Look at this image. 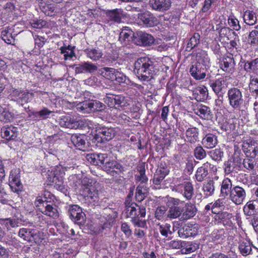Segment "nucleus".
<instances>
[{"instance_id": "f257e3e1", "label": "nucleus", "mask_w": 258, "mask_h": 258, "mask_svg": "<svg viewBox=\"0 0 258 258\" xmlns=\"http://www.w3.org/2000/svg\"><path fill=\"white\" fill-rule=\"evenodd\" d=\"M134 67L137 77L143 81L150 80L155 73V62L149 57L138 58L134 63Z\"/></svg>"}, {"instance_id": "f03ea898", "label": "nucleus", "mask_w": 258, "mask_h": 258, "mask_svg": "<svg viewBox=\"0 0 258 258\" xmlns=\"http://www.w3.org/2000/svg\"><path fill=\"white\" fill-rule=\"evenodd\" d=\"M227 97L230 106L234 109H240L244 103L242 91L238 88H230Z\"/></svg>"}, {"instance_id": "7ed1b4c3", "label": "nucleus", "mask_w": 258, "mask_h": 258, "mask_svg": "<svg viewBox=\"0 0 258 258\" xmlns=\"http://www.w3.org/2000/svg\"><path fill=\"white\" fill-rule=\"evenodd\" d=\"M104 99L105 102L110 107L123 108L129 105L127 99L125 96L121 95L107 94Z\"/></svg>"}, {"instance_id": "20e7f679", "label": "nucleus", "mask_w": 258, "mask_h": 258, "mask_svg": "<svg viewBox=\"0 0 258 258\" xmlns=\"http://www.w3.org/2000/svg\"><path fill=\"white\" fill-rule=\"evenodd\" d=\"M9 185L14 192L19 194L22 191L23 185L20 180V169L19 168L13 169L10 173Z\"/></svg>"}, {"instance_id": "39448f33", "label": "nucleus", "mask_w": 258, "mask_h": 258, "mask_svg": "<svg viewBox=\"0 0 258 258\" xmlns=\"http://www.w3.org/2000/svg\"><path fill=\"white\" fill-rule=\"evenodd\" d=\"M168 203L171 206L167 213V217L170 219H175L182 216L181 207L180 204H183L184 202L179 199L170 197L168 199Z\"/></svg>"}, {"instance_id": "423d86ee", "label": "nucleus", "mask_w": 258, "mask_h": 258, "mask_svg": "<svg viewBox=\"0 0 258 258\" xmlns=\"http://www.w3.org/2000/svg\"><path fill=\"white\" fill-rule=\"evenodd\" d=\"M243 152L246 156L255 157L258 154V141L253 139H247L242 141L241 144Z\"/></svg>"}, {"instance_id": "0eeeda50", "label": "nucleus", "mask_w": 258, "mask_h": 258, "mask_svg": "<svg viewBox=\"0 0 258 258\" xmlns=\"http://www.w3.org/2000/svg\"><path fill=\"white\" fill-rule=\"evenodd\" d=\"M173 191L180 192L186 200L190 201L194 195V188L191 182L185 181L183 184L175 185Z\"/></svg>"}, {"instance_id": "6e6552de", "label": "nucleus", "mask_w": 258, "mask_h": 258, "mask_svg": "<svg viewBox=\"0 0 258 258\" xmlns=\"http://www.w3.org/2000/svg\"><path fill=\"white\" fill-rule=\"evenodd\" d=\"M95 138L98 142L103 143L111 140L115 135L114 128L102 126L96 131Z\"/></svg>"}, {"instance_id": "1a4fd4ad", "label": "nucleus", "mask_w": 258, "mask_h": 258, "mask_svg": "<svg viewBox=\"0 0 258 258\" xmlns=\"http://www.w3.org/2000/svg\"><path fill=\"white\" fill-rule=\"evenodd\" d=\"M69 141L67 142L68 146L72 148L76 147L81 150H84L86 148V137L84 135H79L77 134L71 135L68 134V136L66 137V139Z\"/></svg>"}, {"instance_id": "9d476101", "label": "nucleus", "mask_w": 258, "mask_h": 258, "mask_svg": "<svg viewBox=\"0 0 258 258\" xmlns=\"http://www.w3.org/2000/svg\"><path fill=\"white\" fill-rule=\"evenodd\" d=\"M217 170L216 166L210 162H206L197 169L195 174L196 179L199 182H202L206 178L209 171L215 172Z\"/></svg>"}, {"instance_id": "9b49d317", "label": "nucleus", "mask_w": 258, "mask_h": 258, "mask_svg": "<svg viewBox=\"0 0 258 258\" xmlns=\"http://www.w3.org/2000/svg\"><path fill=\"white\" fill-rule=\"evenodd\" d=\"M126 217H130L132 220L136 219L140 215L144 218L146 216V208L144 206H139L136 203H132L130 206H126L125 210Z\"/></svg>"}, {"instance_id": "f8f14e48", "label": "nucleus", "mask_w": 258, "mask_h": 258, "mask_svg": "<svg viewBox=\"0 0 258 258\" xmlns=\"http://www.w3.org/2000/svg\"><path fill=\"white\" fill-rule=\"evenodd\" d=\"M103 170L111 176H115L124 171V167L116 161H106L105 164L102 166Z\"/></svg>"}, {"instance_id": "ddd939ff", "label": "nucleus", "mask_w": 258, "mask_h": 258, "mask_svg": "<svg viewBox=\"0 0 258 258\" xmlns=\"http://www.w3.org/2000/svg\"><path fill=\"white\" fill-rule=\"evenodd\" d=\"M246 197V190L241 186L236 185L233 187L229 198L233 203L238 205L243 202Z\"/></svg>"}, {"instance_id": "4468645a", "label": "nucleus", "mask_w": 258, "mask_h": 258, "mask_svg": "<svg viewBox=\"0 0 258 258\" xmlns=\"http://www.w3.org/2000/svg\"><path fill=\"white\" fill-rule=\"evenodd\" d=\"M241 159L238 156H233L224 163V171L226 174L236 173L240 171Z\"/></svg>"}, {"instance_id": "2eb2a0df", "label": "nucleus", "mask_w": 258, "mask_h": 258, "mask_svg": "<svg viewBox=\"0 0 258 258\" xmlns=\"http://www.w3.org/2000/svg\"><path fill=\"white\" fill-rule=\"evenodd\" d=\"M74 108L83 113H90L91 112V100H85L77 103L76 101L71 102L66 100V107Z\"/></svg>"}, {"instance_id": "dca6fc26", "label": "nucleus", "mask_w": 258, "mask_h": 258, "mask_svg": "<svg viewBox=\"0 0 258 258\" xmlns=\"http://www.w3.org/2000/svg\"><path fill=\"white\" fill-rule=\"evenodd\" d=\"M70 218L79 225L84 224L85 221V214L78 205L72 206L69 210Z\"/></svg>"}, {"instance_id": "f3484780", "label": "nucleus", "mask_w": 258, "mask_h": 258, "mask_svg": "<svg viewBox=\"0 0 258 258\" xmlns=\"http://www.w3.org/2000/svg\"><path fill=\"white\" fill-rule=\"evenodd\" d=\"M39 234L34 229L22 228L20 229L18 236L25 241L36 242L38 241Z\"/></svg>"}, {"instance_id": "a211bd4d", "label": "nucleus", "mask_w": 258, "mask_h": 258, "mask_svg": "<svg viewBox=\"0 0 258 258\" xmlns=\"http://www.w3.org/2000/svg\"><path fill=\"white\" fill-rule=\"evenodd\" d=\"M134 41L138 45L146 46L154 44L155 39L151 34L140 31L137 33Z\"/></svg>"}, {"instance_id": "6ab92c4d", "label": "nucleus", "mask_w": 258, "mask_h": 258, "mask_svg": "<svg viewBox=\"0 0 258 258\" xmlns=\"http://www.w3.org/2000/svg\"><path fill=\"white\" fill-rule=\"evenodd\" d=\"M207 69V68L202 67V64L199 62H195L190 67L189 73L195 80H200L206 77Z\"/></svg>"}, {"instance_id": "aec40b11", "label": "nucleus", "mask_w": 258, "mask_h": 258, "mask_svg": "<svg viewBox=\"0 0 258 258\" xmlns=\"http://www.w3.org/2000/svg\"><path fill=\"white\" fill-rule=\"evenodd\" d=\"M198 233V226L192 224L185 225L178 231L179 236L182 238L194 236L197 235Z\"/></svg>"}, {"instance_id": "412c9836", "label": "nucleus", "mask_w": 258, "mask_h": 258, "mask_svg": "<svg viewBox=\"0 0 258 258\" xmlns=\"http://www.w3.org/2000/svg\"><path fill=\"white\" fill-rule=\"evenodd\" d=\"M182 217L183 220H188L194 217L197 213L198 210L196 205L191 202L185 203L183 207H181Z\"/></svg>"}, {"instance_id": "4be33fe9", "label": "nucleus", "mask_w": 258, "mask_h": 258, "mask_svg": "<svg viewBox=\"0 0 258 258\" xmlns=\"http://www.w3.org/2000/svg\"><path fill=\"white\" fill-rule=\"evenodd\" d=\"M139 18L148 27H154L159 23L158 19L149 12L141 14Z\"/></svg>"}, {"instance_id": "5701e85b", "label": "nucleus", "mask_w": 258, "mask_h": 258, "mask_svg": "<svg viewBox=\"0 0 258 258\" xmlns=\"http://www.w3.org/2000/svg\"><path fill=\"white\" fill-rule=\"evenodd\" d=\"M149 4L155 10L164 11L169 9L171 2L170 0H150Z\"/></svg>"}, {"instance_id": "b1692460", "label": "nucleus", "mask_w": 258, "mask_h": 258, "mask_svg": "<svg viewBox=\"0 0 258 258\" xmlns=\"http://www.w3.org/2000/svg\"><path fill=\"white\" fill-rule=\"evenodd\" d=\"M18 128L13 125L4 126L1 128V135L6 140H14L18 135Z\"/></svg>"}, {"instance_id": "393cba45", "label": "nucleus", "mask_w": 258, "mask_h": 258, "mask_svg": "<svg viewBox=\"0 0 258 258\" xmlns=\"http://www.w3.org/2000/svg\"><path fill=\"white\" fill-rule=\"evenodd\" d=\"M10 96L12 100L21 102L22 103H26L29 99V93L21 89H14Z\"/></svg>"}, {"instance_id": "a878e982", "label": "nucleus", "mask_w": 258, "mask_h": 258, "mask_svg": "<svg viewBox=\"0 0 258 258\" xmlns=\"http://www.w3.org/2000/svg\"><path fill=\"white\" fill-rule=\"evenodd\" d=\"M97 70V66L89 61L79 64L78 66L75 67V69L76 74L92 73Z\"/></svg>"}, {"instance_id": "bb28decb", "label": "nucleus", "mask_w": 258, "mask_h": 258, "mask_svg": "<svg viewBox=\"0 0 258 258\" xmlns=\"http://www.w3.org/2000/svg\"><path fill=\"white\" fill-rule=\"evenodd\" d=\"M233 218L232 214L227 212H221L217 213L215 215L214 219L218 223H221L225 226L231 227L232 222L231 219Z\"/></svg>"}, {"instance_id": "cd10ccee", "label": "nucleus", "mask_w": 258, "mask_h": 258, "mask_svg": "<svg viewBox=\"0 0 258 258\" xmlns=\"http://www.w3.org/2000/svg\"><path fill=\"white\" fill-rule=\"evenodd\" d=\"M202 144L207 149H212L218 144L217 136L214 134H207L203 138Z\"/></svg>"}, {"instance_id": "c85d7f7f", "label": "nucleus", "mask_w": 258, "mask_h": 258, "mask_svg": "<svg viewBox=\"0 0 258 258\" xmlns=\"http://www.w3.org/2000/svg\"><path fill=\"white\" fill-rule=\"evenodd\" d=\"M107 16L111 21L120 23L122 18L126 17V14L121 9H115L108 11Z\"/></svg>"}, {"instance_id": "c756f323", "label": "nucleus", "mask_w": 258, "mask_h": 258, "mask_svg": "<svg viewBox=\"0 0 258 258\" xmlns=\"http://www.w3.org/2000/svg\"><path fill=\"white\" fill-rule=\"evenodd\" d=\"M92 186L89 189L86 194H83L85 197L90 198L91 199L96 201L101 192V184L96 180L94 182Z\"/></svg>"}, {"instance_id": "7c9ffc66", "label": "nucleus", "mask_w": 258, "mask_h": 258, "mask_svg": "<svg viewBox=\"0 0 258 258\" xmlns=\"http://www.w3.org/2000/svg\"><path fill=\"white\" fill-rule=\"evenodd\" d=\"M235 65V60L232 56H226L223 58L221 63V69L227 73H231L234 71Z\"/></svg>"}, {"instance_id": "2f4dec72", "label": "nucleus", "mask_w": 258, "mask_h": 258, "mask_svg": "<svg viewBox=\"0 0 258 258\" xmlns=\"http://www.w3.org/2000/svg\"><path fill=\"white\" fill-rule=\"evenodd\" d=\"M199 130L195 127H189L186 130L185 132L186 139L187 142L190 144H195L199 141Z\"/></svg>"}, {"instance_id": "473e14b6", "label": "nucleus", "mask_w": 258, "mask_h": 258, "mask_svg": "<svg viewBox=\"0 0 258 258\" xmlns=\"http://www.w3.org/2000/svg\"><path fill=\"white\" fill-rule=\"evenodd\" d=\"M1 223L4 225L8 230L12 228L19 227L21 224V220L16 217L3 219L1 220Z\"/></svg>"}, {"instance_id": "72a5a7b5", "label": "nucleus", "mask_w": 258, "mask_h": 258, "mask_svg": "<svg viewBox=\"0 0 258 258\" xmlns=\"http://www.w3.org/2000/svg\"><path fill=\"white\" fill-rule=\"evenodd\" d=\"M232 188L231 180L228 178L224 179L221 184V197L224 198L229 197Z\"/></svg>"}, {"instance_id": "f704fd0d", "label": "nucleus", "mask_w": 258, "mask_h": 258, "mask_svg": "<svg viewBox=\"0 0 258 258\" xmlns=\"http://www.w3.org/2000/svg\"><path fill=\"white\" fill-rule=\"evenodd\" d=\"M40 211L43 214L53 218L58 217V212L56 207H53L51 203H47L44 209L39 208Z\"/></svg>"}, {"instance_id": "c9c22d12", "label": "nucleus", "mask_w": 258, "mask_h": 258, "mask_svg": "<svg viewBox=\"0 0 258 258\" xmlns=\"http://www.w3.org/2000/svg\"><path fill=\"white\" fill-rule=\"evenodd\" d=\"M208 90L203 87H197L194 90V95L197 101H202L206 100L208 97Z\"/></svg>"}, {"instance_id": "e433bc0d", "label": "nucleus", "mask_w": 258, "mask_h": 258, "mask_svg": "<svg viewBox=\"0 0 258 258\" xmlns=\"http://www.w3.org/2000/svg\"><path fill=\"white\" fill-rule=\"evenodd\" d=\"M226 80L224 78H221L214 81H211L210 83V87L212 88L214 92L218 94L224 88Z\"/></svg>"}, {"instance_id": "4c0bfd02", "label": "nucleus", "mask_w": 258, "mask_h": 258, "mask_svg": "<svg viewBox=\"0 0 258 258\" xmlns=\"http://www.w3.org/2000/svg\"><path fill=\"white\" fill-rule=\"evenodd\" d=\"M196 62H199L202 64V67L204 66L205 68H209L210 64V59L205 51L201 50L197 54Z\"/></svg>"}, {"instance_id": "58836bf2", "label": "nucleus", "mask_w": 258, "mask_h": 258, "mask_svg": "<svg viewBox=\"0 0 258 258\" xmlns=\"http://www.w3.org/2000/svg\"><path fill=\"white\" fill-rule=\"evenodd\" d=\"M64 173L60 172L59 174H56L52 178V182L55 183L54 187L56 189L63 192L64 189V185L63 184Z\"/></svg>"}, {"instance_id": "ea45409f", "label": "nucleus", "mask_w": 258, "mask_h": 258, "mask_svg": "<svg viewBox=\"0 0 258 258\" xmlns=\"http://www.w3.org/2000/svg\"><path fill=\"white\" fill-rule=\"evenodd\" d=\"M195 113L204 119H208L211 117L210 108L205 105H200L195 109Z\"/></svg>"}, {"instance_id": "a19ab883", "label": "nucleus", "mask_w": 258, "mask_h": 258, "mask_svg": "<svg viewBox=\"0 0 258 258\" xmlns=\"http://www.w3.org/2000/svg\"><path fill=\"white\" fill-rule=\"evenodd\" d=\"M255 201H249L243 207V212L245 215L249 216L256 215V210L255 209Z\"/></svg>"}, {"instance_id": "79ce46f5", "label": "nucleus", "mask_w": 258, "mask_h": 258, "mask_svg": "<svg viewBox=\"0 0 258 258\" xmlns=\"http://www.w3.org/2000/svg\"><path fill=\"white\" fill-rule=\"evenodd\" d=\"M87 57L93 60L97 61L102 57L103 53L99 49L88 48L85 50Z\"/></svg>"}, {"instance_id": "37998d69", "label": "nucleus", "mask_w": 258, "mask_h": 258, "mask_svg": "<svg viewBox=\"0 0 258 258\" xmlns=\"http://www.w3.org/2000/svg\"><path fill=\"white\" fill-rule=\"evenodd\" d=\"M95 179L87 177H84L81 181L80 191L82 194H86L88 189L93 186L92 184L95 181Z\"/></svg>"}, {"instance_id": "c03bdc74", "label": "nucleus", "mask_w": 258, "mask_h": 258, "mask_svg": "<svg viewBox=\"0 0 258 258\" xmlns=\"http://www.w3.org/2000/svg\"><path fill=\"white\" fill-rule=\"evenodd\" d=\"M159 226V230L161 234L165 237H167L168 234L171 235L174 231V227L172 228L171 225L169 223H165L161 224H158Z\"/></svg>"}, {"instance_id": "a18cd8bd", "label": "nucleus", "mask_w": 258, "mask_h": 258, "mask_svg": "<svg viewBox=\"0 0 258 258\" xmlns=\"http://www.w3.org/2000/svg\"><path fill=\"white\" fill-rule=\"evenodd\" d=\"M119 59V53L115 50H112L110 52L108 53L103 58V61L107 64H111L117 61Z\"/></svg>"}, {"instance_id": "49530a36", "label": "nucleus", "mask_w": 258, "mask_h": 258, "mask_svg": "<svg viewBox=\"0 0 258 258\" xmlns=\"http://www.w3.org/2000/svg\"><path fill=\"white\" fill-rule=\"evenodd\" d=\"M215 184L214 180H209L203 184V190L206 197L212 196L215 191Z\"/></svg>"}, {"instance_id": "de8ad7c7", "label": "nucleus", "mask_w": 258, "mask_h": 258, "mask_svg": "<svg viewBox=\"0 0 258 258\" xmlns=\"http://www.w3.org/2000/svg\"><path fill=\"white\" fill-rule=\"evenodd\" d=\"M13 30L11 28H8L2 31L1 36L4 41L7 44H13L15 39L12 35Z\"/></svg>"}, {"instance_id": "09e8293b", "label": "nucleus", "mask_w": 258, "mask_h": 258, "mask_svg": "<svg viewBox=\"0 0 258 258\" xmlns=\"http://www.w3.org/2000/svg\"><path fill=\"white\" fill-rule=\"evenodd\" d=\"M255 157L253 156H246V158L244 159L242 162L243 167L249 171L254 170L256 165Z\"/></svg>"}, {"instance_id": "8fccbe9b", "label": "nucleus", "mask_w": 258, "mask_h": 258, "mask_svg": "<svg viewBox=\"0 0 258 258\" xmlns=\"http://www.w3.org/2000/svg\"><path fill=\"white\" fill-rule=\"evenodd\" d=\"M243 19L244 22L249 25H254L257 21L255 13L249 10L245 12Z\"/></svg>"}, {"instance_id": "3c124183", "label": "nucleus", "mask_w": 258, "mask_h": 258, "mask_svg": "<svg viewBox=\"0 0 258 258\" xmlns=\"http://www.w3.org/2000/svg\"><path fill=\"white\" fill-rule=\"evenodd\" d=\"M133 31L129 29L128 27H124L120 33L119 40L121 43L125 42L126 40H128L130 38H132L134 36Z\"/></svg>"}, {"instance_id": "603ef678", "label": "nucleus", "mask_w": 258, "mask_h": 258, "mask_svg": "<svg viewBox=\"0 0 258 258\" xmlns=\"http://www.w3.org/2000/svg\"><path fill=\"white\" fill-rule=\"evenodd\" d=\"M200 35L199 33H195L189 39L188 42L186 51H190L192 49L196 47L200 43Z\"/></svg>"}, {"instance_id": "864d4df0", "label": "nucleus", "mask_w": 258, "mask_h": 258, "mask_svg": "<svg viewBox=\"0 0 258 258\" xmlns=\"http://www.w3.org/2000/svg\"><path fill=\"white\" fill-rule=\"evenodd\" d=\"M210 157L215 161H220L224 156V152L220 148H217L208 152Z\"/></svg>"}, {"instance_id": "5fc2aeb1", "label": "nucleus", "mask_w": 258, "mask_h": 258, "mask_svg": "<svg viewBox=\"0 0 258 258\" xmlns=\"http://www.w3.org/2000/svg\"><path fill=\"white\" fill-rule=\"evenodd\" d=\"M239 249L243 255H247L251 251V243L249 241H243L239 244Z\"/></svg>"}, {"instance_id": "6e6d98bb", "label": "nucleus", "mask_w": 258, "mask_h": 258, "mask_svg": "<svg viewBox=\"0 0 258 258\" xmlns=\"http://www.w3.org/2000/svg\"><path fill=\"white\" fill-rule=\"evenodd\" d=\"M82 121L81 120H76L70 117H67L66 120V127L71 129H77L81 126Z\"/></svg>"}, {"instance_id": "4d7b16f0", "label": "nucleus", "mask_w": 258, "mask_h": 258, "mask_svg": "<svg viewBox=\"0 0 258 258\" xmlns=\"http://www.w3.org/2000/svg\"><path fill=\"white\" fill-rule=\"evenodd\" d=\"M165 176L166 175L158 173L157 171L155 172L153 178V182L156 189H160L162 188L161 183Z\"/></svg>"}, {"instance_id": "13d9d810", "label": "nucleus", "mask_w": 258, "mask_h": 258, "mask_svg": "<svg viewBox=\"0 0 258 258\" xmlns=\"http://www.w3.org/2000/svg\"><path fill=\"white\" fill-rule=\"evenodd\" d=\"M103 70H104V72L103 73H104V77L108 80L114 81L115 79L116 74L118 71L114 68L107 67L104 68Z\"/></svg>"}, {"instance_id": "bf43d9fd", "label": "nucleus", "mask_w": 258, "mask_h": 258, "mask_svg": "<svg viewBox=\"0 0 258 258\" xmlns=\"http://www.w3.org/2000/svg\"><path fill=\"white\" fill-rule=\"evenodd\" d=\"M52 112L51 111L48 110L47 108H43L39 111H33L31 115L36 118L45 119L47 118Z\"/></svg>"}, {"instance_id": "052dcab7", "label": "nucleus", "mask_w": 258, "mask_h": 258, "mask_svg": "<svg viewBox=\"0 0 258 258\" xmlns=\"http://www.w3.org/2000/svg\"><path fill=\"white\" fill-rule=\"evenodd\" d=\"M194 156L197 159L201 160L206 157L207 153L203 147L199 145L194 150Z\"/></svg>"}, {"instance_id": "680f3d73", "label": "nucleus", "mask_w": 258, "mask_h": 258, "mask_svg": "<svg viewBox=\"0 0 258 258\" xmlns=\"http://www.w3.org/2000/svg\"><path fill=\"white\" fill-rule=\"evenodd\" d=\"M258 68V63L257 58L252 59L251 61H247L244 65V70L247 72H251Z\"/></svg>"}, {"instance_id": "e2e57ef3", "label": "nucleus", "mask_w": 258, "mask_h": 258, "mask_svg": "<svg viewBox=\"0 0 258 258\" xmlns=\"http://www.w3.org/2000/svg\"><path fill=\"white\" fill-rule=\"evenodd\" d=\"M106 105L98 100H91V112L101 111L105 110Z\"/></svg>"}, {"instance_id": "0e129e2a", "label": "nucleus", "mask_w": 258, "mask_h": 258, "mask_svg": "<svg viewBox=\"0 0 258 258\" xmlns=\"http://www.w3.org/2000/svg\"><path fill=\"white\" fill-rule=\"evenodd\" d=\"M248 42L251 45H258V31L253 30L248 35Z\"/></svg>"}, {"instance_id": "69168bd1", "label": "nucleus", "mask_w": 258, "mask_h": 258, "mask_svg": "<svg viewBox=\"0 0 258 258\" xmlns=\"http://www.w3.org/2000/svg\"><path fill=\"white\" fill-rule=\"evenodd\" d=\"M156 171L164 175H167L170 172V167L164 162L161 161Z\"/></svg>"}, {"instance_id": "338daca9", "label": "nucleus", "mask_w": 258, "mask_h": 258, "mask_svg": "<svg viewBox=\"0 0 258 258\" xmlns=\"http://www.w3.org/2000/svg\"><path fill=\"white\" fill-rule=\"evenodd\" d=\"M139 175L136 176V180L141 182L140 184H146L148 178L145 175V169L144 167H141L139 170Z\"/></svg>"}, {"instance_id": "774afa93", "label": "nucleus", "mask_w": 258, "mask_h": 258, "mask_svg": "<svg viewBox=\"0 0 258 258\" xmlns=\"http://www.w3.org/2000/svg\"><path fill=\"white\" fill-rule=\"evenodd\" d=\"M75 48V46L70 45L68 47L66 46V60L68 59L76 60L77 59V56L74 50Z\"/></svg>"}]
</instances>
